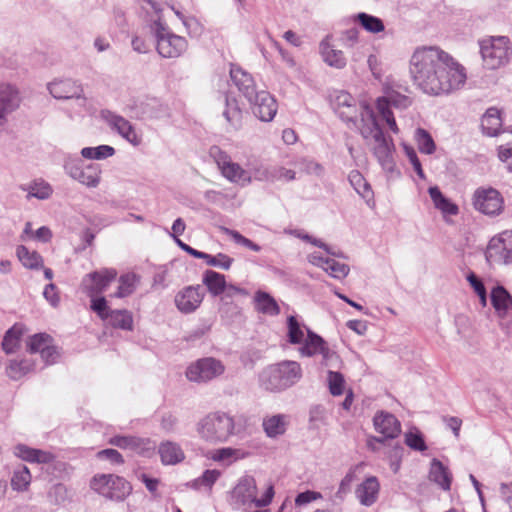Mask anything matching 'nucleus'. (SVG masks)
Returning <instances> with one entry per match:
<instances>
[{"label":"nucleus","instance_id":"56","mask_svg":"<svg viewBox=\"0 0 512 512\" xmlns=\"http://www.w3.org/2000/svg\"><path fill=\"white\" fill-rule=\"evenodd\" d=\"M52 192V187L48 183L41 181L35 182L30 187L29 195L37 199L44 200L48 199L51 196Z\"/></svg>","mask_w":512,"mask_h":512},{"label":"nucleus","instance_id":"11","mask_svg":"<svg viewBox=\"0 0 512 512\" xmlns=\"http://www.w3.org/2000/svg\"><path fill=\"white\" fill-rule=\"evenodd\" d=\"M504 200L498 190L492 187L478 188L473 195L476 210L486 215H498L503 209Z\"/></svg>","mask_w":512,"mask_h":512},{"label":"nucleus","instance_id":"22","mask_svg":"<svg viewBox=\"0 0 512 512\" xmlns=\"http://www.w3.org/2000/svg\"><path fill=\"white\" fill-rule=\"evenodd\" d=\"M491 305L500 317H505L512 309V296L502 285H496L490 292Z\"/></svg>","mask_w":512,"mask_h":512},{"label":"nucleus","instance_id":"45","mask_svg":"<svg viewBox=\"0 0 512 512\" xmlns=\"http://www.w3.org/2000/svg\"><path fill=\"white\" fill-rule=\"evenodd\" d=\"M348 180L356 192L363 198H368L372 194L370 185L359 171H351L348 176Z\"/></svg>","mask_w":512,"mask_h":512},{"label":"nucleus","instance_id":"6","mask_svg":"<svg viewBox=\"0 0 512 512\" xmlns=\"http://www.w3.org/2000/svg\"><path fill=\"white\" fill-rule=\"evenodd\" d=\"M157 53L166 59L180 57L188 48L185 37L173 33L160 19L151 25Z\"/></svg>","mask_w":512,"mask_h":512},{"label":"nucleus","instance_id":"57","mask_svg":"<svg viewBox=\"0 0 512 512\" xmlns=\"http://www.w3.org/2000/svg\"><path fill=\"white\" fill-rule=\"evenodd\" d=\"M96 456L99 460L109 461L113 465H122L125 462L122 454L113 448L100 450Z\"/></svg>","mask_w":512,"mask_h":512},{"label":"nucleus","instance_id":"29","mask_svg":"<svg viewBox=\"0 0 512 512\" xmlns=\"http://www.w3.org/2000/svg\"><path fill=\"white\" fill-rule=\"evenodd\" d=\"M105 321L115 329L132 331L134 328L132 312L127 309H113Z\"/></svg>","mask_w":512,"mask_h":512},{"label":"nucleus","instance_id":"5","mask_svg":"<svg viewBox=\"0 0 512 512\" xmlns=\"http://www.w3.org/2000/svg\"><path fill=\"white\" fill-rule=\"evenodd\" d=\"M90 488L106 500L123 502L133 490L129 481L116 474H95L90 480Z\"/></svg>","mask_w":512,"mask_h":512},{"label":"nucleus","instance_id":"10","mask_svg":"<svg viewBox=\"0 0 512 512\" xmlns=\"http://www.w3.org/2000/svg\"><path fill=\"white\" fill-rule=\"evenodd\" d=\"M485 257L490 263H512V231H504L493 237L488 243Z\"/></svg>","mask_w":512,"mask_h":512},{"label":"nucleus","instance_id":"42","mask_svg":"<svg viewBox=\"0 0 512 512\" xmlns=\"http://www.w3.org/2000/svg\"><path fill=\"white\" fill-rule=\"evenodd\" d=\"M199 259L205 260L206 264L209 266L221 268L223 270H229L234 262L232 257L221 252L216 255L202 252Z\"/></svg>","mask_w":512,"mask_h":512},{"label":"nucleus","instance_id":"19","mask_svg":"<svg viewBox=\"0 0 512 512\" xmlns=\"http://www.w3.org/2000/svg\"><path fill=\"white\" fill-rule=\"evenodd\" d=\"M20 101L19 92L14 86L0 84V125L5 122L8 114L19 107Z\"/></svg>","mask_w":512,"mask_h":512},{"label":"nucleus","instance_id":"7","mask_svg":"<svg viewBox=\"0 0 512 512\" xmlns=\"http://www.w3.org/2000/svg\"><path fill=\"white\" fill-rule=\"evenodd\" d=\"M510 40L506 36L491 37L480 42V53L484 66L495 70L506 65L512 54Z\"/></svg>","mask_w":512,"mask_h":512},{"label":"nucleus","instance_id":"63","mask_svg":"<svg viewBox=\"0 0 512 512\" xmlns=\"http://www.w3.org/2000/svg\"><path fill=\"white\" fill-rule=\"evenodd\" d=\"M320 355L322 356L321 364L326 367H337V364L340 361L339 355L335 351L331 350L328 347V344L320 352Z\"/></svg>","mask_w":512,"mask_h":512},{"label":"nucleus","instance_id":"25","mask_svg":"<svg viewBox=\"0 0 512 512\" xmlns=\"http://www.w3.org/2000/svg\"><path fill=\"white\" fill-rule=\"evenodd\" d=\"M429 478L432 482L439 485L444 491L451 489L452 474L440 460L433 458L431 461Z\"/></svg>","mask_w":512,"mask_h":512},{"label":"nucleus","instance_id":"17","mask_svg":"<svg viewBox=\"0 0 512 512\" xmlns=\"http://www.w3.org/2000/svg\"><path fill=\"white\" fill-rule=\"evenodd\" d=\"M230 77L239 92L249 101V103H252L253 97L259 92L256 89V84L252 75L241 67L231 64Z\"/></svg>","mask_w":512,"mask_h":512},{"label":"nucleus","instance_id":"1","mask_svg":"<svg viewBox=\"0 0 512 512\" xmlns=\"http://www.w3.org/2000/svg\"><path fill=\"white\" fill-rule=\"evenodd\" d=\"M409 72L414 85L433 96L451 94L467 80L465 68L435 46L417 48L411 56Z\"/></svg>","mask_w":512,"mask_h":512},{"label":"nucleus","instance_id":"36","mask_svg":"<svg viewBox=\"0 0 512 512\" xmlns=\"http://www.w3.org/2000/svg\"><path fill=\"white\" fill-rule=\"evenodd\" d=\"M255 301L256 309L261 313L272 316L280 313V307L276 300L267 292L258 291L255 295Z\"/></svg>","mask_w":512,"mask_h":512},{"label":"nucleus","instance_id":"9","mask_svg":"<svg viewBox=\"0 0 512 512\" xmlns=\"http://www.w3.org/2000/svg\"><path fill=\"white\" fill-rule=\"evenodd\" d=\"M225 371L222 362L213 357H205L192 363L186 370L188 380L198 383L208 382Z\"/></svg>","mask_w":512,"mask_h":512},{"label":"nucleus","instance_id":"2","mask_svg":"<svg viewBox=\"0 0 512 512\" xmlns=\"http://www.w3.org/2000/svg\"><path fill=\"white\" fill-rule=\"evenodd\" d=\"M303 376L301 365L284 360L263 368L258 374L260 388L268 392H282L297 384Z\"/></svg>","mask_w":512,"mask_h":512},{"label":"nucleus","instance_id":"61","mask_svg":"<svg viewBox=\"0 0 512 512\" xmlns=\"http://www.w3.org/2000/svg\"><path fill=\"white\" fill-rule=\"evenodd\" d=\"M356 478L355 469H350L346 475L343 477L339 484L338 491L336 492V496L342 498L351 490V485Z\"/></svg>","mask_w":512,"mask_h":512},{"label":"nucleus","instance_id":"23","mask_svg":"<svg viewBox=\"0 0 512 512\" xmlns=\"http://www.w3.org/2000/svg\"><path fill=\"white\" fill-rule=\"evenodd\" d=\"M158 453L164 465H175L185 459L181 446L173 441L161 442L158 447Z\"/></svg>","mask_w":512,"mask_h":512},{"label":"nucleus","instance_id":"50","mask_svg":"<svg viewBox=\"0 0 512 512\" xmlns=\"http://www.w3.org/2000/svg\"><path fill=\"white\" fill-rule=\"evenodd\" d=\"M91 299L90 308L101 320H106L110 312L113 310L108 306V302L104 296H88Z\"/></svg>","mask_w":512,"mask_h":512},{"label":"nucleus","instance_id":"64","mask_svg":"<svg viewBox=\"0 0 512 512\" xmlns=\"http://www.w3.org/2000/svg\"><path fill=\"white\" fill-rule=\"evenodd\" d=\"M14 453L22 460L34 463L36 448H31L25 444H18L15 446Z\"/></svg>","mask_w":512,"mask_h":512},{"label":"nucleus","instance_id":"55","mask_svg":"<svg viewBox=\"0 0 512 512\" xmlns=\"http://www.w3.org/2000/svg\"><path fill=\"white\" fill-rule=\"evenodd\" d=\"M325 262H326L325 271L329 272L330 275L334 278H337V279L345 278L350 271V268L348 265H346L344 263H339V262L335 261L334 259L325 260Z\"/></svg>","mask_w":512,"mask_h":512},{"label":"nucleus","instance_id":"20","mask_svg":"<svg viewBox=\"0 0 512 512\" xmlns=\"http://www.w3.org/2000/svg\"><path fill=\"white\" fill-rule=\"evenodd\" d=\"M108 443L120 449H129L139 454H143L145 450L152 448L150 439L137 436L115 435L109 439Z\"/></svg>","mask_w":512,"mask_h":512},{"label":"nucleus","instance_id":"18","mask_svg":"<svg viewBox=\"0 0 512 512\" xmlns=\"http://www.w3.org/2000/svg\"><path fill=\"white\" fill-rule=\"evenodd\" d=\"M48 90L55 99L83 98L82 85L72 79L55 80L48 84Z\"/></svg>","mask_w":512,"mask_h":512},{"label":"nucleus","instance_id":"54","mask_svg":"<svg viewBox=\"0 0 512 512\" xmlns=\"http://www.w3.org/2000/svg\"><path fill=\"white\" fill-rule=\"evenodd\" d=\"M405 444L415 451L423 452L427 450L424 437L418 430H415V432L409 431L405 434Z\"/></svg>","mask_w":512,"mask_h":512},{"label":"nucleus","instance_id":"49","mask_svg":"<svg viewBox=\"0 0 512 512\" xmlns=\"http://www.w3.org/2000/svg\"><path fill=\"white\" fill-rule=\"evenodd\" d=\"M287 328H288V341L291 344H301L304 340V332L301 328L300 323L297 318L293 315H290L287 318Z\"/></svg>","mask_w":512,"mask_h":512},{"label":"nucleus","instance_id":"40","mask_svg":"<svg viewBox=\"0 0 512 512\" xmlns=\"http://www.w3.org/2000/svg\"><path fill=\"white\" fill-rule=\"evenodd\" d=\"M31 482V474L27 466L15 469L11 478V487L15 491H25Z\"/></svg>","mask_w":512,"mask_h":512},{"label":"nucleus","instance_id":"28","mask_svg":"<svg viewBox=\"0 0 512 512\" xmlns=\"http://www.w3.org/2000/svg\"><path fill=\"white\" fill-rule=\"evenodd\" d=\"M395 150V146L392 138H390V142L376 144L373 149V154L378 160L381 167L388 171L392 172L395 168V162L393 159V151Z\"/></svg>","mask_w":512,"mask_h":512},{"label":"nucleus","instance_id":"52","mask_svg":"<svg viewBox=\"0 0 512 512\" xmlns=\"http://www.w3.org/2000/svg\"><path fill=\"white\" fill-rule=\"evenodd\" d=\"M221 229L226 235L230 236L235 241V243L242 245L255 252H259L261 250V247L258 244L246 238L238 231L226 227H222Z\"/></svg>","mask_w":512,"mask_h":512},{"label":"nucleus","instance_id":"14","mask_svg":"<svg viewBox=\"0 0 512 512\" xmlns=\"http://www.w3.org/2000/svg\"><path fill=\"white\" fill-rule=\"evenodd\" d=\"M253 114L263 122H270L277 113L278 105L276 99L265 90L259 91L254 97L252 103Z\"/></svg>","mask_w":512,"mask_h":512},{"label":"nucleus","instance_id":"48","mask_svg":"<svg viewBox=\"0 0 512 512\" xmlns=\"http://www.w3.org/2000/svg\"><path fill=\"white\" fill-rule=\"evenodd\" d=\"M328 388L333 396H340L344 392L345 379L341 372L328 370Z\"/></svg>","mask_w":512,"mask_h":512},{"label":"nucleus","instance_id":"58","mask_svg":"<svg viewBox=\"0 0 512 512\" xmlns=\"http://www.w3.org/2000/svg\"><path fill=\"white\" fill-rule=\"evenodd\" d=\"M403 150L405 152V155L409 159L411 165L413 166L416 174L421 179H424L425 178V174H424L421 162H420V160H419V158L417 156V153H416L415 149L412 146H409L407 144H403Z\"/></svg>","mask_w":512,"mask_h":512},{"label":"nucleus","instance_id":"37","mask_svg":"<svg viewBox=\"0 0 512 512\" xmlns=\"http://www.w3.org/2000/svg\"><path fill=\"white\" fill-rule=\"evenodd\" d=\"M35 369V363L29 359L11 360L6 373L9 378L18 380Z\"/></svg>","mask_w":512,"mask_h":512},{"label":"nucleus","instance_id":"12","mask_svg":"<svg viewBox=\"0 0 512 512\" xmlns=\"http://www.w3.org/2000/svg\"><path fill=\"white\" fill-rule=\"evenodd\" d=\"M374 428L383 436H370L369 444L371 441H376L379 444H386L388 440H393L401 433V424L399 420L391 413L380 411L377 412L373 418Z\"/></svg>","mask_w":512,"mask_h":512},{"label":"nucleus","instance_id":"3","mask_svg":"<svg viewBox=\"0 0 512 512\" xmlns=\"http://www.w3.org/2000/svg\"><path fill=\"white\" fill-rule=\"evenodd\" d=\"M256 480L251 475H244L239 478L237 484L230 493V503L233 509L241 507H251L255 505L258 508L268 506L274 497V486L269 485L262 497H257Z\"/></svg>","mask_w":512,"mask_h":512},{"label":"nucleus","instance_id":"8","mask_svg":"<svg viewBox=\"0 0 512 512\" xmlns=\"http://www.w3.org/2000/svg\"><path fill=\"white\" fill-rule=\"evenodd\" d=\"M63 168L67 175L88 188H96L101 181L102 170L100 165L85 163L82 158L65 160Z\"/></svg>","mask_w":512,"mask_h":512},{"label":"nucleus","instance_id":"47","mask_svg":"<svg viewBox=\"0 0 512 512\" xmlns=\"http://www.w3.org/2000/svg\"><path fill=\"white\" fill-rule=\"evenodd\" d=\"M322 55L325 63L331 67L342 69L346 66V58L341 50L325 47L322 50Z\"/></svg>","mask_w":512,"mask_h":512},{"label":"nucleus","instance_id":"32","mask_svg":"<svg viewBox=\"0 0 512 512\" xmlns=\"http://www.w3.org/2000/svg\"><path fill=\"white\" fill-rule=\"evenodd\" d=\"M303 345L300 348V354L302 356L312 357L316 354H320L323 348L327 345V342L318 334L314 333L307 328V337L303 340Z\"/></svg>","mask_w":512,"mask_h":512},{"label":"nucleus","instance_id":"41","mask_svg":"<svg viewBox=\"0 0 512 512\" xmlns=\"http://www.w3.org/2000/svg\"><path fill=\"white\" fill-rule=\"evenodd\" d=\"M415 140L417 143L418 150L424 154H433L436 150L435 142L431 134L423 129L417 128L415 131Z\"/></svg>","mask_w":512,"mask_h":512},{"label":"nucleus","instance_id":"46","mask_svg":"<svg viewBox=\"0 0 512 512\" xmlns=\"http://www.w3.org/2000/svg\"><path fill=\"white\" fill-rule=\"evenodd\" d=\"M377 109L382 118L386 121L389 129L395 134L398 133L399 129L394 114L389 108V101L385 97L377 99Z\"/></svg>","mask_w":512,"mask_h":512},{"label":"nucleus","instance_id":"13","mask_svg":"<svg viewBox=\"0 0 512 512\" xmlns=\"http://www.w3.org/2000/svg\"><path fill=\"white\" fill-rule=\"evenodd\" d=\"M117 277L113 268H105L85 275L81 281V291L87 296H97L104 292Z\"/></svg>","mask_w":512,"mask_h":512},{"label":"nucleus","instance_id":"30","mask_svg":"<svg viewBox=\"0 0 512 512\" xmlns=\"http://www.w3.org/2000/svg\"><path fill=\"white\" fill-rule=\"evenodd\" d=\"M223 116L226 121L234 128L239 129L242 125L243 113L239 107L238 101L235 97H230L227 93L225 94V109Z\"/></svg>","mask_w":512,"mask_h":512},{"label":"nucleus","instance_id":"31","mask_svg":"<svg viewBox=\"0 0 512 512\" xmlns=\"http://www.w3.org/2000/svg\"><path fill=\"white\" fill-rule=\"evenodd\" d=\"M361 120L364 121L367 117L371 121V129L374 130L372 137L376 144L390 142V137L387 138L384 134L383 129L380 127L373 109L367 103H362L360 106Z\"/></svg>","mask_w":512,"mask_h":512},{"label":"nucleus","instance_id":"35","mask_svg":"<svg viewBox=\"0 0 512 512\" xmlns=\"http://www.w3.org/2000/svg\"><path fill=\"white\" fill-rule=\"evenodd\" d=\"M354 22L358 23L365 31L377 34L385 30V25L379 17L360 12L353 17Z\"/></svg>","mask_w":512,"mask_h":512},{"label":"nucleus","instance_id":"39","mask_svg":"<svg viewBox=\"0 0 512 512\" xmlns=\"http://www.w3.org/2000/svg\"><path fill=\"white\" fill-rule=\"evenodd\" d=\"M22 336L21 328L16 325L9 328L2 340V349L6 354L15 353L20 345V338Z\"/></svg>","mask_w":512,"mask_h":512},{"label":"nucleus","instance_id":"33","mask_svg":"<svg viewBox=\"0 0 512 512\" xmlns=\"http://www.w3.org/2000/svg\"><path fill=\"white\" fill-rule=\"evenodd\" d=\"M430 198L432 199L434 206L439 209L442 213L447 215H457L459 208L456 204L451 202L447 197L443 195L439 187L433 186L428 189Z\"/></svg>","mask_w":512,"mask_h":512},{"label":"nucleus","instance_id":"53","mask_svg":"<svg viewBox=\"0 0 512 512\" xmlns=\"http://www.w3.org/2000/svg\"><path fill=\"white\" fill-rule=\"evenodd\" d=\"M220 170L222 175L231 182H238L245 174L244 169L238 163L231 160Z\"/></svg>","mask_w":512,"mask_h":512},{"label":"nucleus","instance_id":"24","mask_svg":"<svg viewBox=\"0 0 512 512\" xmlns=\"http://www.w3.org/2000/svg\"><path fill=\"white\" fill-rule=\"evenodd\" d=\"M288 425L289 416L285 414L267 416L262 423L263 430L269 438H277L285 434Z\"/></svg>","mask_w":512,"mask_h":512},{"label":"nucleus","instance_id":"62","mask_svg":"<svg viewBox=\"0 0 512 512\" xmlns=\"http://www.w3.org/2000/svg\"><path fill=\"white\" fill-rule=\"evenodd\" d=\"M209 155L217 163L219 169H222V167L225 166L231 160L228 153L216 145L210 147Z\"/></svg>","mask_w":512,"mask_h":512},{"label":"nucleus","instance_id":"51","mask_svg":"<svg viewBox=\"0 0 512 512\" xmlns=\"http://www.w3.org/2000/svg\"><path fill=\"white\" fill-rule=\"evenodd\" d=\"M326 410L322 405H314L309 410V428L319 429L321 425L325 424Z\"/></svg>","mask_w":512,"mask_h":512},{"label":"nucleus","instance_id":"43","mask_svg":"<svg viewBox=\"0 0 512 512\" xmlns=\"http://www.w3.org/2000/svg\"><path fill=\"white\" fill-rule=\"evenodd\" d=\"M115 154V149L109 145H99L97 147H84L81 150V156L86 159H106Z\"/></svg>","mask_w":512,"mask_h":512},{"label":"nucleus","instance_id":"59","mask_svg":"<svg viewBox=\"0 0 512 512\" xmlns=\"http://www.w3.org/2000/svg\"><path fill=\"white\" fill-rule=\"evenodd\" d=\"M355 105H356V100L350 93H348L346 91H341L335 98V111L336 112L339 109L353 110V106H355Z\"/></svg>","mask_w":512,"mask_h":512},{"label":"nucleus","instance_id":"44","mask_svg":"<svg viewBox=\"0 0 512 512\" xmlns=\"http://www.w3.org/2000/svg\"><path fill=\"white\" fill-rule=\"evenodd\" d=\"M54 339L47 333H36L29 337L27 351L31 354L40 353L45 346L53 343Z\"/></svg>","mask_w":512,"mask_h":512},{"label":"nucleus","instance_id":"60","mask_svg":"<svg viewBox=\"0 0 512 512\" xmlns=\"http://www.w3.org/2000/svg\"><path fill=\"white\" fill-rule=\"evenodd\" d=\"M40 355L46 365H51L56 363L57 359L60 357V350L53 343H50L44 347Z\"/></svg>","mask_w":512,"mask_h":512},{"label":"nucleus","instance_id":"34","mask_svg":"<svg viewBox=\"0 0 512 512\" xmlns=\"http://www.w3.org/2000/svg\"><path fill=\"white\" fill-rule=\"evenodd\" d=\"M16 255L22 265L31 270H37L43 266V258L37 251H30L26 246L19 245Z\"/></svg>","mask_w":512,"mask_h":512},{"label":"nucleus","instance_id":"15","mask_svg":"<svg viewBox=\"0 0 512 512\" xmlns=\"http://www.w3.org/2000/svg\"><path fill=\"white\" fill-rule=\"evenodd\" d=\"M102 117L111 129L115 130L125 140L134 146H138L141 143V139L137 135L135 128L127 119L109 110H103Z\"/></svg>","mask_w":512,"mask_h":512},{"label":"nucleus","instance_id":"16","mask_svg":"<svg viewBox=\"0 0 512 512\" xmlns=\"http://www.w3.org/2000/svg\"><path fill=\"white\" fill-rule=\"evenodd\" d=\"M203 297L200 285L187 286L176 294L174 301L180 312L189 314L200 306Z\"/></svg>","mask_w":512,"mask_h":512},{"label":"nucleus","instance_id":"26","mask_svg":"<svg viewBox=\"0 0 512 512\" xmlns=\"http://www.w3.org/2000/svg\"><path fill=\"white\" fill-rule=\"evenodd\" d=\"M202 283L214 297L222 295L227 289L225 275L210 269L203 273Z\"/></svg>","mask_w":512,"mask_h":512},{"label":"nucleus","instance_id":"4","mask_svg":"<svg viewBox=\"0 0 512 512\" xmlns=\"http://www.w3.org/2000/svg\"><path fill=\"white\" fill-rule=\"evenodd\" d=\"M201 439L209 443L226 442L235 433V421L232 416L222 411L211 412L196 425Z\"/></svg>","mask_w":512,"mask_h":512},{"label":"nucleus","instance_id":"27","mask_svg":"<svg viewBox=\"0 0 512 512\" xmlns=\"http://www.w3.org/2000/svg\"><path fill=\"white\" fill-rule=\"evenodd\" d=\"M502 127V119L500 110L496 107L487 109L481 120V128L485 135L493 137L500 133Z\"/></svg>","mask_w":512,"mask_h":512},{"label":"nucleus","instance_id":"21","mask_svg":"<svg viewBox=\"0 0 512 512\" xmlns=\"http://www.w3.org/2000/svg\"><path fill=\"white\" fill-rule=\"evenodd\" d=\"M379 489L378 479L375 476H370L358 485L355 493L362 505L371 506L378 498Z\"/></svg>","mask_w":512,"mask_h":512},{"label":"nucleus","instance_id":"38","mask_svg":"<svg viewBox=\"0 0 512 512\" xmlns=\"http://www.w3.org/2000/svg\"><path fill=\"white\" fill-rule=\"evenodd\" d=\"M119 286L117 291L112 294L115 298H125L134 293L138 278L134 273H126L119 277Z\"/></svg>","mask_w":512,"mask_h":512}]
</instances>
